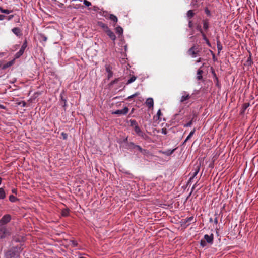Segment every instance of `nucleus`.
<instances>
[{
	"label": "nucleus",
	"instance_id": "obj_22",
	"mask_svg": "<svg viewBox=\"0 0 258 258\" xmlns=\"http://www.w3.org/2000/svg\"><path fill=\"white\" fill-rule=\"evenodd\" d=\"M116 31L118 34L120 35L123 33V29L121 27H117L116 28Z\"/></svg>",
	"mask_w": 258,
	"mask_h": 258
},
{
	"label": "nucleus",
	"instance_id": "obj_31",
	"mask_svg": "<svg viewBox=\"0 0 258 258\" xmlns=\"http://www.w3.org/2000/svg\"><path fill=\"white\" fill-rule=\"evenodd\" d=\"M162 113L161 112V110L159 109L157 113V117H158V120H160V117Z\"/></svg>",
	"mask_w": 258,
	"mask_h": 258
},
{
	"label": "nucleus",
	"instance_id": "obj_9",
	"mask_svg": "<svg viewBox=\"0 0 258 258\" xmlns=\"http://www.w3.org/2000/svg\"><path fill=\"white\" fill-rule=\"evenodd\" d=\"M146 104L149 108H153L154 101L152 98H148L146 101Z\"/></svg>",
	"mask_w": 258,
	"mask_h": 258
},
{
	"label": "nucleus",
	"instance_id": "obj_48",
	"mask_svg": "<svg viewBox=\"0 0 258 258\" xmlns=\"http://www.w3.org/2000/svg\"><path fill=\"white\" fill-rule=\"evenodd\" d=\"M12 191H13V193H16V192H15V189L12 190Z\"/></svg>",
	"mask_w": 258,
	"mask_h": 258
},
{
	"label": "nucleus",
	"instance_id": "obj_49",
	"mask_svg": "<svg viewBox=\"0 0 258 258\" xmlns=\"http://www.w3.org/2000/svg\"><path fill=\"white\" fill-rule=\"evenodd\" d=\"M116 82V80H114V81H113L112 82V83H115Z\"/></svg>",
	"mask_w": 258,
	"mask_h": 258
},
{
	"label": "nucleus",
	"instance_id": "obj_50",
	"mask_svg": "<svg viewBox=\"0 0 258 258\" xmlns=\"http://www.w3.org/2000/svg\"><path fill=\"white\" fill-rule=\"evenodd\" d=\"M47 38L46 37L44 38V40L46 41Z\"/></svg>",
	"mask_w": 258,
	"mask_h": 258
},
{
	"label": "nucleus",
	"instance_id": "obj_46",
	"mask_svg": "<svg viewBox=\"0 0 258 258\" xmlns=\"http://www.w3.org/2000/svg\"><path fill=\"white\" fill-rule=\"evenodd\" d=\"M12 64L11 62H9V63L7 65V67L11 66Z\"/></svg>",
	"mask_w": 258,
	"mask_h": 258
},
{
	"label": "nucleus",
	"instance_id": "obj_28",
	"mask_svg": "<svg viewBox=\"0 0 258 258\" xmlns=\"http://www.w3.org/2000/svg\"><path fill=\"white\" fill-rule=\"evenodd\" d=\"M208 27H209L208 23L206 21H204L203 28L205 30H207V29H208Z\"/></svg>",
	"mask_w": 258,
	"mask_h": 258
},
{
	"label": "nucleus",
	"instance_id": "obj_19",
	"mask_svg": "<svg viewBox=\"0 0 258 258\" xmlns=\"http://www.w3.org/2000/svg\"><path fill=\"white\" fill-rule=\"evenodd\" d=\"M99 25L100 27H101L102 28H103V29L105 31H106V30H107V29H109L106 25H105V24H104L102 22H99Z\"/></svg>",
	"mask_w": 258,
	"mask_h": 258
},
{
	"label": "nucleus",
	"instance_id": "obj_5",
	"mask_svg": "<svg viewBox=\"0 0 258 258\" xmlns=\"http://www.w3.org/2000/svg\"><path fill=\"white\" fill-rule=\"evenodd\" d=\"M11 220V216L10 215H4L0 220L1 225H5L8 223Z\"/></svg>",
	"mask_w": 258,
	"mask_h": 258
},
{
	"label": "nucleus",
	"instance_id": "obj_45",
	"mask_svg": "<svg viewBox=\"0 0 258 258\" xmlns=\"http://www.w3.org/2000/svg\"><path fill=\"white\" fill-rule=\"evenodd\" d=\"M214 221H215V223H217V222H218V220H217V218H216L215 219Z\"/></svg>",
	"mask_w": 258,
	"mask_h": 258
},
{
	"label": "nucleus",
	"instance_id": "obj_17",
	"mask_svg": "<svg viewBox=\"0 0 258 258\" xmlns=\"http://www.w3.org/2000/svg\"><path fill=\"white\" fill-rule=\"evenodd\" d=\"M195 132V128H194L189 134V135L187 137L186 139L184 141V142H187L189 139L191 138V137L193 136Z\"/></svg>",
	"mask_w": 258,
	"mask_h": 258
},
{
	"label": "nucleus",
	"instance_id": "obj_16",
	"mask_svg": "<svg viewBox=\"0 0 258 258\" xmlns=\"http://www.w3.org/2000/svg\"><path fill=\"white\" fill-rule=\"evenodd\" d=\"M136 149H138L139 151L142 153L143 154H145L147 153V151L146 150L143 149L139 145H137Z\"/></svg>",
	"mask_w": 258,
	"mask_h": 258
},
{
	"label": "nucleus",
	"instance_id": "obj_20",
	"mask_svg": "<svg viewBox=\"0 0 258 258\" xmlns=\"http://www.w3.org/2000/svg\"><path fill=\"white\" fill-rule=\"evenodd\" d=\"M136 146L133 142H130L127 144V148L128 149H136Z\"/></svg>",
	"mask_w": 258,
	"mask_h": 258
},
{
	"label": "nucleus",
	"instance_id": "obj_7",
	"mask_svg": "<svg viewBox=\"0 0 258 258\" xmlns=\"http://www.w3.org/2000/svg\"><path fill=\"white\" fill-rule=\"evenodd\" d=\"M106 71L107 72V77L108 79L112 77L113 75V73L111 71L112 68L109 65H106L105 66Z\"/></svg>",
	"mask_w": 258,
	"mask_h": 258
},
{
	"label": "nucleus",
	"instance_id": "obj_23",
	"mask_svg": "<svg viewBox=\"0 0 258 258\" xmlns=\"http://www.w3.org/2000/svg\"><path fill=\"white\" fill-rule=\"evenodd\" d=\"M61 214L63 216H67L69 215V210L64 209L62 211Z\"/></svg>",
	"mask_w": 258,
	"mask_h": 258
},
{
	"label": "nucleus",
	"instance_id": "obj_41",
	"mask_svg": "<svg viewBox=\"0 0 258 258\" xmlns=\"http://www.w3.org/2000/svg\"><path fill=\"white\" fill-rule=\"evenodd\" d=\"M0 109H5V107L3 105L0 104Z\"/></svg>",
	"mask_w": 258,
	"mask_h": 258
},
{
	"label": "nucleus",
	"instance_id": "obj_21",
	"mask_svg": "<svg viewBox=\"0 0 258 258\" xmlns=\"http://www.w3.org/2000/svg\"><path fill=\"white\" fill-rule=\"evenodd\" d=\"M109 18L110 20L115 22H116L117 21V18L113 14L110 15Z\"/></svg>",
	"mask_w": 258,
	"mask_h": 258
},
{
	"label": "nucleus",
	"instance_id": "obj_52",
	"mask_svg": "<svg viewBox=\"0 0 258 258\" xmlns=\"http://www.w3.org/2000/svg\"><path fill=\"white\" fill-rule=\"evenodd\" d=\"M127 140V138H126L125 141H126Z\"/></svg>",
	"mask_w": 258,
	"mask_h": 258
},
{
	"label": "nucleus",
	"instance_id": "obj_24",
	"mask_svg": "<svg viewBox=\"0 0 258 258\" xmlns=\"http://www.w3.org/2000/svg\"><path fill=\"white\" fill-rule=\"evenodd\" d=\"M0 11L2 13H5L8 14L10 13V11L8 9H3L2 7H0Z\"/></svg>",
	"mask_w": 258,
	"mask_h": 258
},
{
	"label": "nucleus",
	"instance_id": "obj_30",
	"mask_svg": "<svg viewBox=\"0 0 258 258\" xmlns=\"http://www.w3.org/2000/svg\"><path fill=\"white\" fill-rule=\"evenodd\" d=\"M83 4L87 7H89L91 5V3L87 0H84Z\"/></svg>",
	"mask_w": 258,
	"mask_h": 258
},
{
	"label": "nucleus",
	"instance_id": "obj_12",
	"mask_svg": "<svg viewBox=\"0 0 258 258\" xmlns=\"http://www.w3.org/2000/svg\"><path fill=\"white\" fill-rule=\"evenodd\" d=\"M12 32L17 36H21L22 35L21 30L18 27H15L12 29Z\"/></svg>",
	"mask_w": 258,
	"mask_h": 258
},
{
	"label": "nucleus",
	"instance_id": "obj_4",
	"mask_svg": "<svg viewBox=\"0 0 258 258\" xmlns=\"http://www.w3.org/2000/svg\"><path fill=\"white\" fill-rule=\"evenodd\" d=\"M128 112V108L127 107H124L122 109L117 110L112 112V114H118V115H125Z\"/></svg>",
	"mask_w": 258,
	"mask_h": 258
},
{
	"label": "nucleus",
	"instance_id": "obj_10",
	"mask_svg": "<svg viewBox=\"0 0 258 258\" xmlns=\"http://www.w3.org/2000/svg\"><path fill=\"white\" fill-rule=\"evenodd\" d=\"M134 131L138 136L142 137H144V134L142 132L138 125H136L135 126Z\"/></svg>",
	"mask_w": 258,
	"mask_h": 258
},
{
	"label": "nucleus",
	"instance_id": "obj_33",
	"mask_svg": "<svg viewBox=\"0 0 258 258\" xmlns=\"http://www.w3.org/2000/svg\"><path fill=\"white\" fill-rule=\"evenodd\" d=\"M197 29L200 32V33L202 34L203 33L202 29H201V27L200 25H198L197 26Z\"/></svg>",
	"mask_w": 258,
	"mask_h": 258
},
{
	"label": "nucleus",
	"instance_id": "obj_47",
	"mask_svg": "<svg viewBox=\"0 0 258 258\" xmlns=\"http://www.w3.org/2000/svg\"><path fill=\"white\" fill-rule=\"evenodd\" d=\"M206 12L207 14H209V11L208 10H207L206 11Z\"/></svg>",
	"mask_w": 258,
	"mask_h": 258
},
{
	"label": "nucleus",
	"instance_id": "obj_6",
	"mask_svg": "<svg viewBox=\"0 0 258 258\" xmlns=\"http://www.w3.org/2000/svg\"><path fill=\"white\" fill-rule=\"evenodd\" d=\"M105 32L112 40L114 41L116 39V36L114 33L112 31H111L109 29H107Z\"/></svg>",
	"mask_w": 258,
	"mask_h": 258
},
{
	"label": "nucleus",
	"instance_id": "obj_15",
	"mask_svg": "<svg viewBox=\"0 0 258 258\" xmlns=\"http://www.w3.org/2000/svg\"><path fill=\"white\" fill-rule=\"evenodd\" d=\"M203 73V71L201 69H199L197 71V79L198 80H200L202 78V74Z\"/></svg>",
	"mask_w": 258,
	"mask_h": 258
},
{
	"label": "nucleus",
	"instance_id": "obj_51",
	"mask_svg": "<svg viewBox=\"0 0 258 258\" xmlns=\"http://www.w3.org/2000/svg\"><path fill=\"white\" fill-rule=\"evenodd\" d=\"M96 7H94V10H96Z\"/></svg>",
	"mask_w": 258,
	"mask_h": 258
},
{
	"label": "nucleus",
	"instance_id": "obj_13",
	"mask_svg": "<svg viewBox=\"0 0 258 258\" xmlns=\"http://www.w3.org/2000/svg\"><path fill=\"white\" fill-rule=\"evenodd\" d=\"M175 149H172V150H171V149H169V150H166V151H160V152L165 155H167V156H170L171 155L173 152L174 151H175Z\"/></svg>",
	"mask_w": 258,
	"mask_h": 258
},
{
	"label": "nucleus",
	"instance_id": "obj_3",
	"mask_svg": "<svg viewBox=\"0 0 258 258\" xmlns=\"http://www.w3.org/2000/svg\"><path fill=\"white\" fill-rule=\"evenodd\" d=\"M198 51V48L195 46H194L188 50V54L192 57H196Z\"/></svg>",
	"mask_w": 258,
	"mask_h": 258
},
{
	"label": "nucleus",
	"instance_id": "obj_27",
	"mask_svg": "<svg viewBox=\"0 0 258 258\" xmlns=\"http://www.w3.org/2000/svg\"><path fill=\"white\" fill-rule=\"evenodd\" d=\"M202 34V36L203 37V39L206 41V42L208 44V45H210V43H209V40H208V39L207 38L205 34L203 33L201 34Z\"/></svg>",
	"mask_w": 258,
	"mask_h": 258
},
{
	"label": "nucleus",
	"instance_id": "obj_44",
	"mask_svg": "<svg viewBox=\"0 0 258 258\" xmlns=\"http://www.w3.org/2000/svg\"><path fill=\"white\" fill-rule=\"evenodd\" d=\"M218 49L219 51L221 50V47H220V45H219L218 44Z\"/></svg>",
	"mask_w": 258,
	"mask_h": 258
},
{
	"label": "nucleus",
	"instance_id": "obj_37",
	"mask_svg": "<svg viewBox=\"0 0 258 258\" xmlns=\"http://www.w3.org/2000/svg\"><path fill=\"white\" fill-rule=\"evenodd\" d=\"M206 244V243L205 240H201V245L202 247H204Z\"/></svg>",
	"mask_w": 258,
	"mask_h": 258
},
{
	"label": "nucleus",
	"instance_id": "obj_26",
	"mask_svg": "<svg viewBox=\"0 0 258 258\" xmlns=\"http://www.w3.org/2000/svg\"><path fill=\"white\" fill-rule=\"evenodd\" d=\"M136 79V77L135 76H132L127 81V84H130L133 82H134Z\"/></svg>",
	"mask_w": 258,
	"mask_h": 258
},
{
	"label": "nucleus",
	"instance_id": "obj_18",
	"mask_svg": "<svg viewBox=\"0 0 258 258\" xmlns=\"http://www.w3.org/2000/svg\"><path fill=\"white\" fill-rule=\"evenodd\" d=\"M5 197V193L4 190L2 188H0V199H3Z\"/></svg>",
	"mask_w": 258,
	"mask_h": 258
},
{
	"label": "nucleus",
	"instance_id": "obj_39",
	"mask_svg": "<svg viewBox=\"0 0 258 258\" xmlns=\"http://www.w3.org/2000/svg\"><path fill=\"white\" fill-rule=\"evenodd\" d=\"M61 135L63 137V138L64 139H66L67 138V134H66V133L63 132V133H61Z\"/></svg>",
	"mask_w": 258,
	"mask_h": 258
},
{
	"label": "nucleus",
	"instance_id": "obj_25",
	"mask_svg": "<svg viewBox=\"0 0 258 258\" xmlns=\"http://www.w3.org/2000/svg\"><path fill=\"white\" fill-rule=\"evenodd\" d=\"M187 16L188 17L191 18L194 16V13L192 10H189L187 13Z\"/></svg>",
	"mask_w": 258,
	"mask_h": 258
},
{
	"label": "nucleus",
	"instance_id": "obj_40",
	"mask_svg": "<svg viewBox=\"0 0 258 258\" xmlns=\"http://www.w3.org/2000/svg\"><path fill=\"white\" fill-rule=\"evenodd\" d=\"M192 26H193V24L192 23V22L191 21H190L188 23V26L190 28H192Z\"/></svg>",
	"mask_w": 258,
	"mask_h": 258
},
{
	"label": "nucleus",
	"instance_id": "obj_29",
	"mask_svg": "<svg viewBox=\"0 0 258 258\" xmlns=\"http://www.w3.org/2000/svg\"><path fill=\"white\" fill-rule=\"evenodd\" d=\"M139 94V92H136L135 93V94L130 96L128 97L127 98V99H132L136 96H137Z\"/></svg>",
	"mask_w": 258,
	"mask_h": 258
},
{
	"label": "nucleus",
	"instance_id": "obj_42",
	"mask_svg": "<svg viewBox=\"0 0 258 258\" xmlns=\"http://www.w3.org/2000/svg\"><path fill=\"white\" fill-rule=\"evenodd\" d=\"M4 16L2 15H0V20H2L3 19Z\"/></svg>",
	"mask_w": 258,
	"mask_h": 258
},
{
	"label": "nucleus",
	"instance_id": "obj_2",
	"mask_svg": "<svg viewBox=\"0 0 258 258\" xmlns=\"http://www.w3.org/2000/svg\"><path fill=\"white\" fill-rule=\"evenodd\" d=\"M9 235V232L4 225L0 226V238H3Z\"/></svg>",
	"mask_w": 258,
	"mask_h": 258
},
{
	"label": "nucleus",
	"instance_id": "obj_43",
	"mask_svg": "<svg viewBox=\"0 0 258 258\" xmlns=\"http://www.w3.org/2000/svg\"><path fill=\"white\" fill-rule=\"evenodd\" d=\"M201 58H199L197 60V62L198 63V62H201Z\"/></svg>",
	"mask_w": 258,
	"mask_h": 258
},
{
	"label": "nucleus",
	"instance_id": "obj_32",
	"mask_svg": "<svg viewBox=\"0 0 258 258\" xmlns=\"http://www.w3.org/2000/svg\"><path fill=\"white\" fill-rule=\"evenodd\" d=\"M198 1L199 0H192L191 3V5L192 6L195 7V6L197 5V4Z\"/></svg>",
	"mask_w": 258,
	"mask_h": 258
},
{
	"label": "nucleus",
	"instance_id": "obj_36",
	"mask_svg": "<svg viewBox=\"0 0 258 258\" xmlns=\"http://www.w3.org/2000/svg\"><path fill=\"white\" fill-rule=\"evenodd\" d=\"M136 125H138L137 122L135 120L131 121V125L133 126H135Z\"/></svg>",
	"mask_w": 258,
	"mask_h": 258
},
{
	"label": "nucleus",
	"instance_id": "obj_34",
	"mask_svg": "<svg viewBox=\"0 0 258 258\" xmlns=\"http://www.w3.org/2000/svg\"><path fill=\"white\" fill-rule=\"evenodd\" d=\"M192 123V120H191V121H190L189 122H188L187 123L185 124L184 125V127H188V126H190L191 125Z\"/></svg>",
	"mask_w": 258,
	"mask_h": 258
},
{
	"label": "nucleus",
	"instance_id": "obj_38",
	"mask_svg": "<svg viewBox=\"0 0 258 258\" xmlns=\"http://www.w3.org/2000/svg\"><path fill=\"white\" fill-rule=\"evenodd\" d=\"M161 133L164 135H166L167 134V130L166 128H162L161 130Z\"/></svg>",
	"mask_w": 258,
	"mask_h": 258
},
{
	"label": "nucleus",
	"instance_id": "obj_14",
	"mask_svg": "<svg viewBox=\"0 0 258 258\" xmlns=\"http://www.w3.org/2000/svg\"><path fill=\"white\" fill-rule=\"evenodd\" d=\"M189 98V95L188 94H187L186 92L184 93V94L182 96L180 101L183 102L185 100L188 99Z\"/></svg>",
	"mask_w": 258,
	"mask_h": 258
},
{
	"label": "nucleus",
	"instance_id": "obj_8",
	"mask_svg": "<svg viewBox=\"0 0 258 258\" xmlns=\"http://www.w3.org/2000/svg\"><path fill=\"white\" fill-rule=\"evenodd\" d=\"M205 240L209 243H212L213 241V234H211L210 235L206 234L204 236Z\"/></svg>",
	"mask_w": 258,
	"mask_h": 258
},
{
	"label": "nucleus",
	"instance_id": "obj_1",
	"mask_svg": "<svg viewBox=\"0 0 258 258\" xmlns=\"http://www.w3.org/2000/svg\"><path fill=\"white\" fill-rule=\"evenodd\" d=\"M27 47V42L25 41L23 45H22L19 51L17 52L15 55V58H19L22 54L24 53V52Z\"/></svg>",
	"mask_w": 258,
	"mask_h": 258
},
{
	"label": "nucleus",
	"instance_id": "obj_35",
	"mask_svg": "<svg viewBox=\"0 0 258 258\" xmlns=\"http://www.w3.org/2000/svg\"><path fill=\"white\" fill-rule=\"evenodd\" d=\"M15 199H16V198L14 196H13V195H11L9 197V199L12 202L15 201Z\"/></svg>",
	"mask_w": 258,
	"mask_h": 258
},
{
	"label": "nucleus",
	"instance_id": "obj_11",
	"mask_svg": "<svg viewBox=\"0 0 258 258\" xmlns=\"http://www.w3.org/2000/svg\"><path fill=\"white\" fill-rule=\"evenodd\" d=\"M200 170V167L199 165H197L195 168L194 172L192 173V175L189 179V181H190L192 179L194 178V177L197 175Z\"/></svg>",
	"mask_w": 258,
	"mask_h": 258
}]
</instances>
